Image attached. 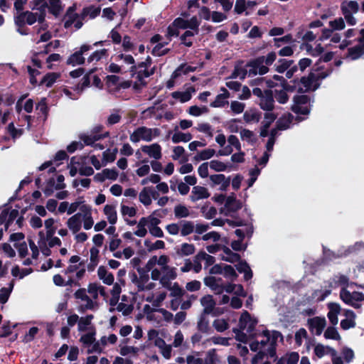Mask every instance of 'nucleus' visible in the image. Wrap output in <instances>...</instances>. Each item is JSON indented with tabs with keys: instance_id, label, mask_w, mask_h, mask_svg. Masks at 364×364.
I'll list each match as a JSON object with an SVG mask.
<instances>
[{
	"instance_id": "30",
	"label": "nucleus",
	"mask_w": 364,
	"mask_h": 364,
	"mask_svg": "<svg viewBox=\"0 0 364 364\" xmlns=\"http://www.w3.org/2000/svg\"><path fill=\"white\" fill-rule=\"evenodd\" d=\"M279 63H280L279 65H275V70L279 73H284L291 66L294 60L281 58L279 60Z\"/></svg>"
},
{
	"instance_id": "37",
	"label": "nucleus",
	"mask_w": 364,
	"mask_h": 364,
	"mask_svg": "<svg viewBox=\"0 0 364 364\" xmlns=\"http://www.w3.org/2000/svg\"><path fill=\"white\" fill-rule=\"evenodd\" d=\"M323 336L326 339H332L336 341H339L341 339V336L338 333L336 328L334 326H328L325 331Z\"/></svg>"
},
{
	"instance_id": "3",
	"label": "nucleus",
	"mask_w": 364,
	"mask_h": 364,
	"mask_svg": "<svg viewBox=\"0 0 364 364\" xmlns=\"http://www.w3.org/2000/svg\"><path fill=\"white\" fill-rule=\"evenodd\" d=\"M141 139L151 141L153 139L152 129L146 127H139L130 134V140L134 143L139 142Z\"/></svg>"
},
{
	"instance_id": "28",
	"label": "nucleus",
	"mask_w": 364,
	"mask_h": 364,
	"mask_svg": "<svg viewBox=\"0 0 364 364\" xmlns=\"http://www.w3.org/2000/svg\"><path fill=\"white\" fill-rule=\"evenodd\" d=\"M95 328L92 327L90 332L85 333L80 337V341L84 345L90 346L95 341Z\"/></svg>"
},
{
	"instance_id": "7",
	"label": "nucleus",
	"mask_w": 364,
	"mask_h": 364,
	"mask_svg": "<svg viewBox=\"0 0 364 364\" xmlns=\"http://www.w3.org/2000/svg\"><path fill=\"white\" fill-rule=\"evenodd\" d=\"M264 62V56H259L257 57L255 59H253L250 61H249L246 66L247 67H251L252 68H258L259 70L257 73H259L261 75H263L268 73L269 68L268 67L263 65L262 64Z\"/></svg>"
},
{
	"instance_id": "56",
	"label": "nucleus",
	"mask_w": 364,
	"mask_h": 364,
	"mask_svg": "<svg viewBox=\"0 0 364 364\" xmlns=\"http://www.w3.org/2000/svg\"><path fill=\"white\" fill-rule=\"evenodd\" d=\"M341 354L346 363H350L353 360L355 355L353 350L348 347L343 348Z\"/></svg>"
},
{
	"instance_id": "47",
	"label": "nucleus",
	"mask_w": 364,
	"mask_h": 364,
	"mask_svg": "<svg viewBox=\"0 0 364 364\" xmlns=\"http://www.w3.org/2000/svg\"><path fill=\"white\" fill-rule=\"evenodd\" d=\"M172 97L175 99H179L181 102H186L191 99V94L188 92H173L171 94Z\"/></svg>"
},
{
	"instance_id": "19",
	"label": "nucleus",
	"mask_w": 364,
	"mask_h": 364,
	"mask_svg": "<svg viewBox=\"0 0 364 364\" xmlns=\"http://www.w3.org/2000/svg\"><path fill=\"white\" fill-rule=\"evenodd\" d=\"M206 314H201L197 323V329L203 333H209L210 327L209 321L205 316Z\"/></svg>"
},
{
	"instance_id": "38",
	"label": "nucleus",
	"mask_w": 364,
	"mask_h": 364,
	"mask_svg": "<svg viewBox=\"0 0 364 364\" xmlns=\"http://www.w3.org/2000/svg\"><path fill=\"white\" fill-rule=\"evenodd\" d=\"M182 228L181 230V235L182 236H187L194 231V224L192 221L183 220Z\"/></svg>"
},
{
	"instance_id": "32",
	"label": "nucleus",
	"mask_w": 364,
	"mask_h": 364,
	"mask_svg": "<svg viewBox=\"0 0 364 364\" xmlns=\"http://www.w3.org/2000/svg\"><path fill=\"white\" fill-rule=\"evenodd\" d=\"M100 6H90L83 9L82 14L83 16H89L90 18H95L100 15Z\"/></svg>"
},
{
	"instance_id": "18",
	"label": "nucleus",
	"mask_w": 364,
	"mask_h": 364,
	"mask_svg": "<svg viewBox=\"0 0 364 364\" xmlns=\"http://www.w3.org/2000/svg\"><path fill=\"white\" fill-rule=\"evenodd\" d=\"M36 109L37 111L38 117H41V114L43 117V121H46L48 116L49 108L47 105L46 99L42 98L36 105Z\"/></svg>"
},
{
	"instance_id": "44",
	"label": "nucleus",
	"mask_w": 364,
	"mask_h": 364,
	"mask_svg": "<svg viewBox=\"0 0 364 364\" xmlns=\"http://www.w3.org/2000/svg\"><path fill=\"white\" fill-rule=\"evenodd\" d=\"M7 131L13 139H16L23 133V130L22 129H16L15 127L14 122H11L8 124Z\"/></svg>"
},
{
	"instance_id": "55",
	"label": "nucleus",
	"mask_w": 364,
	"mask_h": 364,
	"mask_svg": "<svg viewBox=\"0 0 364 364\" xmlns=\"http://www.w3.org/2000/svg\"><path fill=\"white\" fill-rule=\"evenodd\" d=\"M245 105L238 101H232L230 104V109L235 114H240L243 112Z\"/></svg>"
},
{
	"instance_id": "40",
	"label": "nucleus",
	"mask_w": 364,
	"mask_h": 364,
	"mask_svg": "<svg viewBox=\"0 0 364 364\" xmlns=\"http://www.w3.org/2000/svg\"><path fill=\"white\" fill-rule=\"evenodd\" d=\"M148 190H149V188L144 187L139 193V201L145 206H148L151 204V198L149 196V192Z\"/></svg>"
},
{
	"instance_id": "22",
	"label": "nucleus",
	"mask_w": 364,
	"mask_h": 364,
	"mask_svg": "<svg viewBox=\"0 0 364 364\" xmlns=\"http://www.w3.org/2000/svg\"><path fill=\"white\" fill-rule=\"evenodd\" d=\"M293 115L289 113L287 117H281L276 123V127L279 130H286L289 127V124L291 123L293 119Z\"/></svg>"
},
{
	"instance_id": "36",
	"label": "nucleus",
	"mask_w": 364,
	"mask_h": 364,
	"mask_svg": "<svg viewBox=\"0 0 364 364\" xmlns=\"http://www.w3.org/2000/svg\"><path fill=\"white\" fill-rule=\"evenodd\" d=\"M168 290L171 291L170 296L171 297L181 299L186 294L185 290L183 289L177 282L173 283Z\"/></svg>"
},
{
	"instance_id": "14",
	"label": "nucleus",
	"mask_w": 364,
	"mask_h": 364,
	"mask_svg": "<svg viewBox=\"0 0 364 364\" xmlns=\"http://www.w3.org/2000/svg\"><path fill=\"white\" fill-rule=\"evenodd\" d=\"M222 250L227 255L222 257V260L230 263H235L240 259V255L238 253L232 252L228 247L223 245Z\"/></svg>"
},
{
	"instance_id": "16",
	"label": "nucleus",
	"mask_w": 364,
	"mask_h": 364,
	"mask_svg": "<svg viewBox=\"0 0 364 364\" xmlns=\"http://www.w3.org/2000/svg\"><path fill=\"white\" fill-rule=\"evenodd\" d=\"M204 283L212 290L217 291L218 294H220L223 291L224 285L218 284L217 279L215 277L210 276L205 277Z\"/></svg>"
},
{
	"instance_id": "52",
	"label": "nucleus",
	"mask_w": 364,
	"mask_h": 364,
	"mask_svg": "<svg viewBox=\"0 0 364 364\" xmlns=\"http://www.w3.org/2000/svg\"><path fill=\"white\" fill-rule=\"evenodd\" d=\"M117 153V149L115 148L113 149L112 152H110V150L108 149L105 151L102 154L103 161L105 162H113L116 159V156Z\"/></svg>"
},
{
	"instance_id": "58",
	"label": "nucleus",
	"mask_w": 364,
	"mask_h": 364,
	"mask_svg": "<svg viewBox=\"0 0 364 364\" xmlns=\"http://www.w3.org/2000/svg\"><path fill=\"white\" fill-rule=\"evenodd\" d=\"M287 364H296L299 360V355L297 352H291L285 355Z\"/></svg>"
},
{
	"instance_id": "35",
	"label": "nucleus",
	"mask_w": 364,
	"mask_h": 364,
	"mask_svg": "<svg viewBox=\"0 0 364 364\" xmlns=\"http://www.w3.org/2000/svg\"><path fill=\"white\" fill-rule=\"evenodd\" d=\"M93 318L94 316L92 314H89L86 316L80 318L78 322V331H85L87 330V326L91 324V321Z\"/></svg>"
},
{
	"instance_id": "64",
	"label": "nucleus",
	"mask_w": 364,
	"mask_h": 364,
	"mask_svg": "<svg viewBox=\"0 0 364 364\" xmlns=\"http://www.w3.org/2000/svg\"><path fill=\"white\" fill-rule=\"evenodd\" d=\"M201 287V283L198 280H193L186 284V288L189 291H198Z\"/></svg>"
},
{
	"instance_id": "34",
	"label": "nucleus",
	"mask_w": 364,
	"mask_h": 364,
	"mask_svg": "<svg viewBox=\"0 0 364 364\" xmlns=\"http://www.w3.org/2000/svg\"><path fill=\"white\" fill-rule=\"evenodd\" d=\"M252 317L247 311H244L239 318V328L245 330L247 328L248 323L252 320Z\"/></svg>"
},
{
	"instance_id": "6",
	"label": "nucleus",
	"mask_w": 364,
	"mask_h": 364,
	"mask_svg": "<svg viewBox=\"0 0 364 364\" xmlns=\"http://www.w3.org/2000/svg\"><path fill=\"white\" fill-rule=\"evenodd\" d=\"M141 149L143 152L156 160H159L161 158V147L157 143L152 144L149 146L144 145L141 147Z\"/></svg>"
},
{
	"instance_id": "33",
	"label": "nucleus",
	"mask_w": 364,
	"mask_h": 364,
	"mask_svg": "<svg viewBox=\"0 0 364 364\" xmlns=\"http://www.w3.org/2000/svg\"><path fill=\"white\" fill-rule=\"evenodd\" d=\"M144 245L147 247V250L149 252L165 248V242L163 240H156L154 243H151L149 240H146Z\"/></svg>"
},
{
	"instance_id": "63",
	"label": "nucleus",
	"mask_w": 364,
	"mask_h": 364,
	"mask_svg": "<svg viewBox=\"0 0 364 364\" xmlns=\"http://www.w3.org/2000/svg\"><path fill=\"white\" fill-rule=\"evenodd\" d=\"M225 176L222 173L213 174L210 176V180L213 183L212 186H214L215 185H220L225 180Z\"/></svg>"
},
{
	"instance_id": "9",
	"label": "nucleus",
	"mask_w": 364,
	"mask_h": 364,
	"mask_svg": "<svg viewBox=\"0 0 364 364\" xmlns=\"http://www.w3.org/2000/svg\"><path fill=\"white\" fill-rule=\"evenodd\" d=\"M200 303L203 306H204V309L203 310V314H210L213 312L215 306V301L213 298L212 295L208 294L204 296H203L200 299Z\"/></svg>"
},
{
	"instance_id": "25",
	"label": "nucleus",
	"mask_w": 364,
	"mask_h": 364,
	"mask_svg": "<svg viewBox=\"0 0 364 364\" xmlns=\"http://www.w3.org/2000/svg\"><path fill=\"white\" fill-rule=\"evenodd\" d=\"M50 6H48L49 12L54 16L58 17L63 10L60 0H48Z\"/></svg>"
},
{
	"instance_id": "24",
	"label": "nucleus",
	"mask_w": 364,
	"mask_h": 364,
	"mask_svg": "<svg viewBox=\"0 0 364 364\" xmlns=\"http://www.w3.org/2000/svg\"><path fill=\"white\" fill-rule=\"evenodd\" d=\"M196 251L195 245L193 244L183 243L180 250L176 251L178 255L181 257L189 256L193 255Z\"/></svg>"
},
{
	"instance_id": "53",
	"label": "nucleus",
	"mask_w": 364,
	"mask_h": 364,
	"mask_svg": "<svg viewBox=\"0 0 364 364\" xmlns=\"http://www.w3.org/2000/svg\"><path fill=\"white\" fill-rule=\"evenodd\" d=\"M286 90H275V97L277 101L280 104H285L289 100V96L287 94Z\"/></svg>"
},
{
	"instance_id": "43",
	"label": "nucleus",
	"mask_w": 364,
	"mask_h": 364,
	"mask_svg": "<svg viewBox=\"0 0 364 364\" xmlns=\"http://www.w3.org/2000/svg\"><path fill=\"white\" fill-rule=\"evenodd\" d=\"M107 55V50L105 48L96 50L93 52L87 58V61L89 63H92V61H99L100 60L103 56Z\"/></svg>"
},
{
	"instance_id": "57",
	"label": "nucleus",
	"mask_w": 364,
	"mask_h": 364,
	"mask_svg": "<svg viewBox=\"0 0 364 364\" xmlns=\"http://www.w3.org/2000/svg\"><path fill=\"white\" fill-rule=\"evenodd\" d=\"M200 23L196 16H193L190 20H187V28L196 31L198 34L199 32Z\"/></svg>"
},
{
	"instance_id": "31",
	"label": "nucleus",
	"mask_w": 364,
	"mask_h": 364,
	"mask_svg": "<svg viewBox=\"0 0 364 364\" xmlns=\"http://www.w3.org/2000/svg\"><path fill=\"white\" fill-rule=\"evenodd\" d=\"M301 87H298L297 92L299 93H304L305 92H308L311 90L312 83L307 78L306 76H303L299 79Z\"/></svg>"
},
{
	"instance_id": "59",
	"label": "nucleus",
	"mask_w": 364,
	"mask_h": 364,
	"mask_svg": "<svg viewBox=\"0 0 364 364\" xmlns=\"http://www.w3.org/2000/svg\"><path fill=\"white\" fill-rule=\"evenodd\" d=\"M14 247L18 250L19 257L21 258H24L28 254V247L26 242H23L21 243L14 244Z\"/></svg>"
},
{
	"instance_id": "50",
	"label": "nucleus",
	"mask_w": 364,
	"mask_h": 364,
	"mask_svg": "<svg viewBox=\"0 0 364 364\" xmlns=\"http://www.w3.org/2000/svg\"><path fill=\"white\" fill-rule=\"evenodd\" d=\"M215 154V151L212 149H207L201 151L198 156H195L196 160H207L213 157Z\"/></svg>"
},
{
	"instance_id": "15",
	"label": "nucleus",
	"mask_w": 364,
	"mask_h": 364,
	"mask_svg": "<svg viewBox=\"0 0 364 364\" xmlns=\"http://www.w3.org/2000/svg\"><path fill=\"white\" fill-rule=\"evenodd\" d=\"M363 55H364V46L358 44L348 49L346 57L355 60L360 58Z\"/></svg>"
},
{
	"instance_id": "8",
	"label": "nucleus",
	"mask_w": 364,
	"mask_h": 364,
	"mask_svg": "<svg viewBox=\"0 0 364 364\" xmlns=\"http://www.w3.org/2000/svg\"><path fill=\"white\" fill-rule=\"evenodd\" d=\"M192 194L190 198L193 202L208 198L210 195L206 188L200 186H196L193 188Z\"/></svg>"
},
{
	"instance_id": "21",
	"label": "nucleus",
	"mask_w": 364,
	"mask_h": 364,
	"mask_svg": "<svg viewBox=\"0 0 364 364\" xmlns=\"http://www.w3.org/2000/svg\"><path fill=\"white\" fill-rule=\"evenodd\" d=\"M104 213L107 215L109 223L114 225L117 220V211L112 205H106L104 208Z\"/></svg>"
},
{
	"instance_id": "4",
	"label": "nucleus",
	"mask_w": 364,
	"mask_h": 364,
	"mask_svg": "<svg viewBox=\"0 0 364 364\" xmlns=\"http://www.w3.org/2000/svg\"><path fill=\"white\" fill-rule=\"evenodd\" d=\"M308 327L311 333L320 336L326 326L324 317L315 316L308 319Z\"/></svg>"
},
{
	"instance_id": "60",
	"label": "nucleus",
	"mask_w": 364,
	"mask_h": 364,
	"mask_svg": "<svg viewBox=\"0 0 364 364\" xmlns=\"http://www.w3.org/2000/svg\"><path fill=\"white\" fill-rule=\"evenodd\" d=\"M240 328H233L232 331L235 333V339L241 343H247V336Z\"/></svg>"
},
{
	"instance_id": "54",
	"label": "nucleus",
	"mask_w": 364,
	"mask_h": 364,
	"mask_svg": "<svg viewBox=\"0 0 364 364\" xmlns=\"http://www.w3.org/2000/svg\"><path fill=\"white\" fill-rule=\"evenodd\" d=\"M240 136L242 140H246L251 143H255L256 141V139L254 138L253 132L247 129H243L241 130Z\"/></svg>"
},
{
	"instance_id": "29",
	"label": "nucleus",
	"mask_w": 364,
	"mask_h": 364,
	"mask_svg": "<svg viewBox=\"0 0 364 364\" xmlns=\"http://www.w3.org/2000/svg\"><path fill=\"white\" fill-rule=\"evenodd\" d=\"M225 207H230L232 203H235L236 205L234 208V210H239L242 208V204L240 200H237L236 198V195L234 193H232L228 197L225 196Z\"/></svg>"
},
{
	"instance_id": "13",
	"label": "nucleus",
	"mask_w": 364,
	"mask_h": 364,
	"mask_svg": "<svg viewBox=\"0 0 364 364\" xmlns=\"http://www.w3.org/2000/svg\"><path fill=\"white\" fill-rule=\"evenodd\" d=\"M341 299L346 304L353 306L355 309H360L361 304L352 301L351 293L346 288H342L340 291Z\"/></svg>"
},
{
	"instance_id": "46",
	"label": "nucleus",
	"mask_w": 364,
	"mask_h": 364,
	"mask_svg": "<svg viewBox=\"0 0 364 364\" xmlns=\"http://www.w3.org/2000/svg\"><path fill=\"white\" fill-rule=\"evenodd\" d=\"M223 274L225 277L230 278L232 281L235 280L237 277L235 269L230 264H223Z\"/></svg>"
},
{
	"instance_id": "20",
	"label": "nucleus",
	"mask_w": 364,
	"mask_h": 364,
	"mask_svg": "<svg viewBox=\"0 0 364 364\" xmlns=\"http://www.w3.org/2000/svg\"><path fill=\"white\" fill-rule=\"evenodd\" d=\"M90 262L87 264V270L89 272H92L97 267L98 262H99V250L95 247H92L90 250Z\"/></svg>"
},
{
	"instance_id": "10",
	"label": "nucleus",
	"mask_w": 364,
	"mask_h": 364,
	"mask_svg": "<svg viewBox=\"0 0 364 364\" xmlns=\"http://www.w3.org/2000/svg\"><path fill=\"white\" fill-rule=\"evenodd\" d=\"M81 213H76L70 217L67 222L68 227L73 231V233H77L81 229Z\"/></svg>"
},
{
	"instance_id": "17",
	"label": "nucleus",
	"mask_w": 364,
	"mask_h": 364,
	"mask_svg": "<svg viewBox=\"0 0 364 364\" xmlns=\"http://www.w3.org/2000/svg\"><path fill=\"white\" fill-rule=\"evenodd\" d=\"M60 77V74L58 73H48L41 80L39 85H46L47 87H50Z\"/></svg>"
},
{
	"instance_id": "12",
	"label": "nucleus",
	"mask_w": 364,
	"mask_h": 364,
	"mask_svg": "<svg viewBox=\"0 0 364 364\" xmlns=\"http://www.w3.org/2000/svg\"><path fill=\"white\" fill-rule=\"evenodd\" d=\"M208 257V259H213V257L206 254L204 251L199 252L193 258V271L196 273H199L201 271L202 265L201 260L205 259Z\"/></svg>"
},
{
	"instance_id": "62",
	"label": "nucleus",
	"mask_w": 364,
	"mask_h": 364,
	"mask_svg": "<svg viewBox=\"0 0 364 364\" xmlns=\"http://www.w3.org/2000/svg\"><path fill=\"white\" fill-rule=\"evenodd\" d=\"M103 173H105V179L115 181L118 177V171L115 168H105Z\"/></svg>"
},
{
	"instance_id": "5",
	"label": "nucleus",
	"mask_w": 364,
	"mask_h": 364,
	"mask_svg": "<svg viewBox=\"0 0 364 364\" xmlns=\"http://www.w3.org/2000/svg\"><path fill=\"white\" fill-rule=\"evenodd\" d=\"M259 105L264 111L270 112L274 108L273 92L271 90L264 91V97L259 100Z\"/></svg>"
},
{
	"instance_id": "1",
	"label": "nucleus",
	"mask_w": 364,
	"mask_h": 364,
	"mask_svg": "<svg viewBox=\"0 0 364 364\" xmlns=\"http://www.w3.org/2000/svg\"><path fill=\"white\" fill-rule=\"evenodd\" d=\"M341 13L343 15L347 23L350 26L356 24V19L353 14L359 11V4L356 1H350L348 3H342L341 5Z\"/></svg>"
},
{
	"instance_id": "27",
	"label": "nucleus",
	"mask_w": 364,
	"mask_h": 364,
	"mask_svg": "<svg viewBox=\"0 0 364 364\" xmlns=\"http://www.w3.org/2000/svg\"><path fill=\"white\" fill-rule=\"evenodd\" d=\"M243 118L247 123H250L252 121L258 122L261 118V112L255 109H251L250 112L246 111L243 114Z\"/></svg>"
},
{
	"instance_id": "51",
	"label": "nucleus",
	"mask_w": 364,
	"mask_h": 364,
	"mask_svg": "<svg viewBox=\"0 0 364 364\" xmlns=\"http://www.w3.org/2000/svg\"><path fill=\"white\" fill-rule=\"evenodd\" d=\"M210 167L215 171L220 172L226 171L228 166L220 161L212 160L210 162Z\"/></svg>"
},
{
	"instance_id": "42",
	"label": "nucleus",
	"mask_w": 364,
	"mask_h": 364,
	"mask_svg": "<svg viewBox=\"0 0 364 364\" xmlns=\"http://www.w3.org/2000/svg\"><path fill=\"white\" fill-rule=\"evenodd\" d=\"M227 95L218 94L215 100L210 102V106L211 107H223L225 105L228 104V102L225 100Z\"/></svg>"
},
{
	"instance_id": "11",
	"label": "nucleus",
	"mask_w": 364,
	"mask_h": 364,
	"mask_svg": "<svg viewBox=\"0 0 364 364\" xmlns=\"http://www.w3.org/2000/svg\"><path fill=\"white\" fill-rule=\"evenodd\" d=\"M97 275L100 279L102 280L103 283L107 285H112L114 284V277L112 273L108 272L105 266H100L97 270Z\"/></svg>"
},
{
	"instance_id": "2",
	"label": "nucleus",
	"mask_w": 364,
	"mask_h": 364,
	"mask_svg": "<svg viewBox=\"0 0 364 364\" xmlns=\"http://www.w3.org/2000/svg\"><path fill=\"white\" fill-rule=\"evenodd\" d=\"M310 97L306 95H295L293 98L294 105L291 110L296 114L307 115L310 113L311 109L309 107H303L309 103Z\"/></svg>"
},
{
	"instance_id": "39",
	"label": "nucleus",
	"mask_w": 364,
	"mask_h": 364,
	"mask_svg": "<svg viewBox=\"0 0 364 364\" xmlns=\"http://www.w3.org/2000/svg\"><path fill=\"white\" fill-rule=\"evenodd\" d=\"M348 252L346 251L345 252H333L331 250H327L324 252L325 257L326 259L332 261L333 259L341 258L343 257H346L348 255Z\"/></svg>"
},
{
	"instance_id": "48",
	"label": "nucleus",
	"mask_w": 364,
	"mask_h": 364,
	"mask_svg": "<svg viewBox=\"0 0 364 364\" xmlns=\"http://www.w3.org/2000/svg\"><path fill=\"white\" fill-rule=\"evenodd\" d=\"M329 26L333 31H341L345 28L346 24L344 20L340 17L334 19L333 21H331L329 22Z\"/></svg>"
},
{
	"instance_id": "26",
	"label": "nucleus",
	"mask_w": 364,
	"mask_h": 364,
	"mask_svg": "<svg viewBox=\"0 0 364 364\" xmlns=\"http://www.w3.org/2000/svg\"><path fill=\"white\" fill-rule=\"evenodd\" d=\"M193 136L190 133H183L181 132H175L172 136V141L175 144L183 142H188L191 141Z\"/></svg>"
},
{
	"instance_id": "49",
	"label": "nucleus",
	"mask_w": 364,
	"mask_h": 364,
	"mask_svg": "<svg viewBox=\"0 0 364 364\" xmlns=\"http://www.w3.org/2000/svg\"><path fill=\"white\" fill-rule=\"evenodd\" d=\"M213 325L218 332H223L229 328V324L225 319H215Z\"/></svg>"
},
{
	"instance_id": "45",
	"label": "nucleus",
	"mask_w": 364,
	"mask_h": 364,
	"mask_svg": "<svg viewBox=\"0 0 364 364\" xmlns=\"http://www.w3.org/2000/svg\"><path fill=\"white\" fill-rule=\"evenodd\" d=\"M174 214L177 218H186L189 215V210L183 205H178L174 208Z\"/></svg>"
},
{
	"instance_id": "61",
	"label": "nucleus",
	"mask_w": 364,
	"mask_h": 364,
	"mask_svg": "<svg viewBox=\"0 0 364 364\" xmlns=\"http://www.w3.org/2000/svg\"><path fill=\"white\" fill-rule=\"evenodd\" d=\"M217 355L215 349H211L207 353V356L203 361L204 364H215Z\"/></svg>"
},
{
	"instance_id": "41",
	"label": "nucleus",
	"mask_w": 364,
	"mask_h": 364,
	"mask_svg": "<svg viewBox=\"0 0 364 364\" xmlns=\"http://www.w3.org/2000/svg\"><path fill=\"white\" fill-rule=\"evenodd\" d=\"M155 73V68L154 67L151 70H141L138 71L136 78L138 81L141 82L143 85H146V82L144 81V77H149L153 75Z\"/></svg>"
},
{
	"instance_id": "23",
	"label": "nucleus",
	"mask_w": 364,
	"mask_h": 364,
	"mask_svg": "<svg viewBox=\"0 0 364 364\" xmlns=\"http://www.w3.org/2000/svg\"><path fill=\"white\" fill-rule=\"evenodd\" d=\"M85 59L79 51H75L70 55L68 58L66 63L75 66L76 65H83Z\"/></svg>"
}]
</instances>
